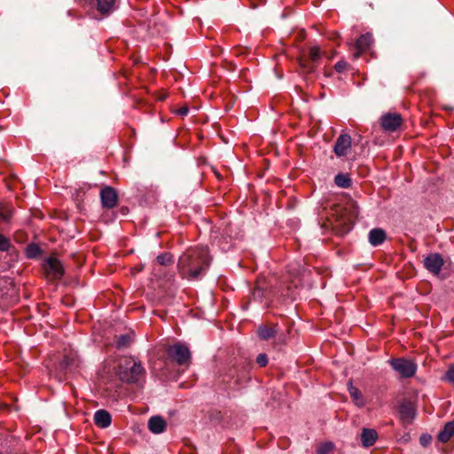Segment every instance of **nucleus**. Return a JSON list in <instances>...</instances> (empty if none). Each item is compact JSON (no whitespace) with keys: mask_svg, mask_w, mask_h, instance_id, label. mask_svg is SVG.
Here are the masks:
<instances>
[{"mask_svg":"<svg viewBox=\"0 0 454 454\" xmlns=\"http://www.w3.org/2000/svg\"><path fill=\"white\" fill-rule=\"evenodd\" d=\"M166 427L167 423L161 416H153L148 420V428L152 433L155 434L163 433L166 429Z\"/></svg>","mask_w":454,"mask_h":454,"instance_id":"nucleus-19","label":"nucleus"},{"mask_svg":"<svg viewBox=\"0 0 454 454\" xmlns=\"http://www.w3.org/2000/svg\"><path fill=\"white\" fill-rule=\"evenodd\" d=\"M210 263L211 258L207 247H190L180 255L177 270L182 278L198 281L206 274Z\"/></svg>","mask_w":454,"mask_h":454,"instance_id":"nucleus-1","label":"nucleus"},{"mask_svg":"<svg viewBox=\"0 0 454 454\" xmlns=\"http://www.w3.org/2000/svg\"><path fill=\"white\" fill-rule=\"evenodd\" d=\"M400 419L404 425H411L415 418L416 406L411 400L404 399L398 407Z\"/></svg>","mask_w":454,"mask_h":454,"instance_id":"nucleus-10","label":"nucleus"},{"mask_svg":"<svg viewBox=\"0 0 454 454\" xmlns=\"http://www.w3.org/2000/svg\"><path fill=\"white\" fill-rule=\"evenodd\" d=\"M388 363L402 378H411L416 373L417 364L411 360L397 357L391 358Z\"/></svg>","mask_w":454,"mask_h":454,"instance_id":"nucleus-8","label":"nucleus"},{"mask_svg":"<svg viewBox=\"0 0 454 454\" xmlns=\"http://www.w3.org/2000/svg\"><path fill=\"white\" fill-rule=\"evenodd\" d=\"M166 356L168 362L178 366L187 368L191 364V351L187 346L180 342L169 345L166 348Z\"/></svg>","mask_w":454,"mask_h":454,"instance_id":"nucleus-5","label":"nucleus"},{"mask_svg":"<svg viewBox=\"0 0 454 454\" xmlns=\"http://www.w3.org/2000/svg\"><path fill=\"white\" fill-rule=\"evenodd\" d=\"M321 51L318 46L309 48L308 52L302 53L297 58L301 72L305 75L314 74L319 64Z\"/></svg>","mask_w":454,"mask_h":454,"instance_id":"nucleus-4","label":"nucleus"},{"mask_svg":"<svg viewBox=\"0 0 454 454\" xmlns=\"http://www.w3.org/2000/svg\"><path fill=\"white\" fill-rule=\"evenodd\" d=\"M159 264L163 266L171 265L174 262L173 255L170 253H162L156 258Z\"/></svg>","mask_w":454,"mask_h":454,"instance_id":"nucleus-31","label":"nucleus"},{"mask_svg":"<svg viewBox=\"0 0 454 454\" xmlns=\"http://www.w3.org/2000/svg\"><path fill=\"white\" fill-rule=\"evenodd\" d=\"M234 51H235V54L236 55H242V54L245 53L244 51L241 48H237Z\"/></svg>","mask_w":454,"mask_h":454,"instance_id":"nucleus-40","label":"nucleus"},{"mask_svg":"<svg viewBox=\"0 0 454 454\" xmlns=\"http://www.w3.org/2000/svg\"><path fill=\"white\" fill-rule=\"evenodd\" d=\"M0 454H3V453H0Z\"/></svg>","mask_w":454,"mask_h":454,"instance_id":"nucleus-42","label":"nucleus"},{"mask_svg":"<svg viewBox=\"0 0 454 454\" xmlns=\"http://www.w3.org/2000/svg\"><path fill=\"white\" fill-rule=\"evenodd\" d=\"M351 149V137L348 134H341L336 139L333 145V152L337 157L346 156Z\"/></svg>","mask_w":454,"mask_h":454,"instance_id":"nucleus-14","label":"nucleus"},{"mask_svg":"<svg viewBox=\"0 0 454 454\" xmlns=\"http://www.w3.org/2000/svg\"><path fill=\"white\" fill-rule=\"evenodd\" d=\"M356 205L351 202L350 207H343L340 204H333L327 216L329 225L338 235H345L352 228V220L356 215Z\"/></svg>","mask_w":454,"mask_h":454,"instance_id":"nucleus-2","label":"nucleus"},{"mask_svg":"<svg viewBox=\"0 0 454 454\" xmlns=\"http://www.w3.org/2000/svg\"><path fill=\"white\" fill-rule=\"evenodd\" d=\"M444 264L442 256L438 253L429 254L424 259L425 268L434 275H438Z\"/></svg>","mask_w":454,"mask_h":454,"instance_id":"nucleus-13","label":"nucleus"},{"mask_svg":"<svg viewBox=\"0 0 454 454\" xmlns=\"http://www.w3.org/2000/svg\"><path fill=\"white\" fill-rule=\"evenodd\" d=\"M121 213H122L123 215H125V214L128 212V207H122L121 208Z\"/></svg>","mask_w":454,"mask_h":454,"instance_id":"nucleus-41","label":"nucleus"},{"mask_svg":"<svg viewBox=\"0 0 454 454\" xmlns=\"http://www.w3.org/2000/svg\"><path fill=\"white\" fill-rule=\"evenodd\" d=\"M334 184L340 188L348 189L352 185L348 174L339 173L334 176Z\"/></svg>","mask_w":454,"mask_h":454,"instance_id":"nucleus-26","label":"nucleus"},{"mask_svg":"<svg viewBox=\"0 0 454 454\" xmlns=\"http://www.w3.org/2000/svg\"><path fill=\"white\" fill-rule=\"evenodd\" d=\"M15 294V283L10 278H0V299L7 301Z\"/></svg>","mask_w":454,"mask_h":454,"instance_id":"nucleus-17","label":"nucleus"},{"mask_svg":"<svg viewBox=\"0 0 454 454\" xmlns=\"http://www.w3.org/2000/svg\"><path fill=\"white\" fill-rule=\"evenodd\" d=\"M116 373L122 382L138 384L145 369L140 363L126 358L119 364Z\"/></svg>","mask_w":454,"mask_h":454,"instance_id":"nucleus-3","label":"nucleus"},{"mask_svg":"<svg viewBox=\"0 0 454 454\" xmlns=\"http://www.w3.org/2000/svg\"><path fill=\"white\" fill-rule=\"evenodd\" d=\"M454 436V420L447 422L438 434V440L445 443Z\"/></svg>","mask_w":454,"mask_h":454,"instance_id":"nucleus-23","label":"nucleus"},{"mask_svg":"<svg viewBox=\"0 0 454 454\" xmlns=\"http://www.w3.org/2000/svg\"><path fill=\"white\" fill-rule=\"evenodd\" d=\"M278 294V291L276 288H268L264 282L257 281L256 286L252 292V298L254 301L262 302L263 299L275 297Z\"/></svg>","mask_w":454,"mask_h":454,"instance_id":"nucleus-12","label":"nucleus"},{"mask_svg":"<svg viewBox=\"0 0 454 454\" xmlns=\"http://www.w3.org/2000/svg\"><path fill=\"white\" fill-rule=\"evenodd\" d=\"M286 290H287V293L286 294H284L283 292L281 293V295L282 296H289L291 298H293V292L291 291V288L288 286L286 287Z\"/></svg>","mask_w":454,"mask_h":454,"instance_id":"nucleus-39","label":"nucleus"},{"mask_svg":"<svg viewBox=\"0 0 454 454\" xmlns=\"http://www.w3.org/2000/svg\"><path fill=\"white\" fill-rule=\"evenodd\" d=\"M373 42L372 34L366 33L359 36L356 42L355 51L352 53L354 59H358L361 54L367 51Z\"/></svg>","mask_w":454,"mask_h":454,"instance_id":"nucleus-16","label":"nucleus"},{"mask_svg":"<svg viewBox=\"0 0 454 454\" xmlns=\"http://www.w3.org/2000/svg\"><path fill=\"white\" fill-rule=\"evenodd\" d=\"M403 123L400 114H386L380 118V126L385 131L393 132L397 130Z\"/></svg>","mask_w":454,"mask_h":454,"instance_id":"nucleus-11","label":"nucleus"},{"mask_svg":"<svg viewBox=\"0 0 454 454\" xmlns=\"http://www.w3.org/2000/svg\"><path fill=\"white\" fill-rule=\"evenodd\" d=\"M348 392H349L350 396L352 397V399L356 402V403L357 405H360V406L364 405V397H363L361 391L358 388L350 385L348 387Z\"/></svg>","mask_w":454,"mask_h":454,"instance_id":"nucleus-30","label":"nucleus"},{"mask_svg":"<svg viewBox=\"0 0 454 454\" xmlns=\"http://www.w3.org/2000/svg\"><path fill=\"white\" fill-rule=\"evenodd\" d=\"M75 366L76 360L74 356L72 354H66L59 361V370L61 372L67 373L72 372Z\"/></svg>","mask_w":454,"mask_h":454,"instance_id":"nucleus-22","label":"nucleus"},{"mask_svg":"<svg viewBox=\"0 0 454 454\" xmlns=\"http://www.w3.org/2000/svg\"><path fill=\"white\" fill-rule=\"evenodd\" d=\"M333 445L332 442H325L321 444L317 449V454H327L332 449Z\"/></svg>","mask_w":454,"mask_h":454,"instance_id":"nucleus-34","label":"nucleus"},{"mask_svg":"<svg viewBox=\"0 0 454 454\" xmlns=\"http://www.w3.org/2000/svg\"><path fill=\"white\" fill-rule=\"evenodd\" d=\"M445 378L448 381L454 383V364L449 366L445 373Z\"/></svg>","mask_w":454,"mask_h":454,"instance_id":"nucleus-37","label":"nucleus"},{"mask_svg":"<svg viewBox=\"0 0 454 454\" xmlns=\"http://www.w3.org/2000/svg\"><path fill=\"white\" fill-rule=\"evenodd\" d=\"M111 414L106 410H98L94 414V423L100 428H106L111 425Z\"/></svg>","mask_w":454,"mask_h":454,"instance_id":"nucleus-20","label":"nucleus"},{"mask_svg":"<svg viewBox=\"0 0 454 454\" xmlns=\"http://www.w3.org/2000/svg\"><path fill=\"white\" fill-rule=\"evenodd\" d=\"M386 239L387 233L381 228L372 229L368 233V240L372 247L380 246L381 244H383Z\"/></svg>","mask_w":454,"mask_h":454,"instance_id":"nucleus-18","label":"nucleus"},{"mask_svg":"<svg viewBox=\"0 0 454 454\" xmlns=\"http://www.w3.org/2000/svg\"><path fill=\"white\" fill-rule=\"evenodd\" d=\"M432 436L428 434H423L419 437V442L423 447H427L430 444Z\"/></svg>","mask_w":454,"mask_h":454,"instance_id":"nucleus-35","label":"nucleus"},{"mask_svg":"<svg viewBox=\"0 0 454 454\" xmlns=\"http://www.w3.org/2000/svg\"><path fill=\"white\" fill-rule=\"evenodd\" d=\"M115 0H97V9L103 15H108L114 9Z\"/></svg>","mask_w":454,"mask_h":454,"instance_id":"nucleus-25","label":"nucleus"},{"mask_svg":"<svg viewBox=\"0 0 454 454\" xmlns=\"http://www.w3.org/2000/svg\"><path fill=\"white\" fill-rule=\"evenodd\" d=\"M189 113V107L187 106H182L176 111V114L180 116H185Z\"/></svg>","mask_w":454,"mask_h":454,"instance_id":"nucleus-38","label":"nucleus"},{"mask_svg":"<svg viewBox=\"0 0 454 454\" xmlns=\"http://www.w3.org/2000/svg\"><path fill=\"white\" fill-rule=\"evenodd\" d=\"M378 439V433L372 428H363L361 432V442L363 447L369 448L372 446Z\"/></svg>","mask_w":454,"mask_h":454,"instance_id":"nucleus-21","label":"nucleus"},{"mask_svg":"<svg viewBox=\"0 0 454 454\" xmlns=\"http://www.w3.org/2000/svg\"><path fill=\"white\" fill-rule=\"evenodd\" d=\"M43 268L46 277L51 280L60 279L65 273L61 262L53 256L47 257L44 260Z\"/></svg>","mask_w":454,"mask_h":454,"instance_id":"nucleus-9","label":"nucleus"},{"mask_svg":"<svg viewBox=\"0 0 454 454\" xmlns=\"http://www.w3.org/2000/svg\"><path fill=\"white\" fill-rule=\"evenodd\" d=\"M250 369V363L245 360L240 361L228 370L223 380L230 384L233 381L234 387H239L250 379L248 375Z\"/></svg>","mask_w":454,"mask_h":454,"instance_id":"nucleus-6","label":"nucleus"},{"mask_svg":"<svg viewBox=\"0 0 454 454\" xmlns=\"http://www.w3.org/2000/svg\"><path fill=\"white\" fill-rule=\"evenodd\" d=\"M14 239L18 243H25L27 239V234L22 231H18L14 234Z\"/></svg>","mask_w":454,"mask_h":454,"instance_id":"nucleus-32","label":"nucleus"},{"mask_svg":"<svg viewBox=\"0 0 454 454\" xmlns=\"http://www.w3.org/2000/svg\"><path fill=\"white\" fill-rule=\"evenodd\" d=\"M257 337L261 340H273L275 345L286 343V335L278 324H261L256 329Z\"/></svg>","mask_w":454,"mask_h":454,"instance_id":"nucleus-7","label":"nucleus"},{"mask_svg":"<svg viewBox=\"0 0 454 454\" xmlns=\"http://www.w3.org/2000/svg\"><path fill=\"white\" fill-rule=\"evenodd\" d=\"M269 359L266 354L261 353L256 357V364L260 367H265L268 364Z\"/></svg>","mask_w":454,"mask_h":454,"instance_id":"nucleus-33","label":"nucleus"},{"mask_svg":"<svg viewBox=\"0 0 454 454\" xmlns=\"http://www.w3.org/2000/svg\"><path fill=\"white\" fill-rule=\"evenodd\" d=\"M131 343V336L129 334H121L116 336L115 345L119 350L124 349Z\"/></svg>","mask_w":454,"mask_h":454,"instance_id":"nucleus-29","label":"nucleus"},{"mask_svg":"<svg viewBox=\"0 0 454 454\" xmlns=\"http://www.w3.org/2000/svg\"><path fill=\"white\" fill-rule=\"evenodd\" d=\"M100 200L103 207L113 208L116 206L118 195L114 188L111 186H105L100 191Z\"/></svg>","mask_w":454,"mask_h":454,"instance_id":"nucleus-15","label":"nucleus"},{"mask_svg":"<svg viewBox=\"0 0 454 454\" xmlns=\"http://www.w3.org/2000/svg\"><path fill=\"white\" fill-rule=\"evenodd\" d=\"M348 67V63L344 60H340L334 65V69L338 73H343Z\"/></svg>","mask_w":454,"mask_h":454,"instance_id":"nucleus-36","label":"nucleus"},{"mask_svg":"<svg viewBox=\"0 0 454 454\" xmlns=\"http://www.w3.org/2000/svg\"><path fill=\"white\" fill-rule=\"evenodd\" d=\"M0 251L7 252L10 254L17 253L16 248L12 245L10 239L2 233H0Z\"/></svg>","mask_w":454,"mask_h":454,"instance_id":"nucleus-28","label":"nucleus"},{"mask_svg":"<svg viewBox=\"0 0 454 454\" xmlns=\"http://www.w3.org/2000/svg\"><path fill=\"white\" fill-rule=\"evenodd\" d=\"M25 253L28 259H36L43 254V250L37 244L31 243L27 246Z\"/></svg>","mask_w":454,"mask_h":454,"instance_id":"nucleus-27","label":"nucleus"},{"mask_svg":"<svg viewBox=\"0 0 454 454\" xmlns=\"http://www.w3.org/2000/svg\"><path fill=\"white\" fill-rule=\"evenodd\" d=\"M13 207L6 202H0V223H8L13 214Z\"/></svg>","mask_w":454,"mask_h":454,"instance_id":"nucleus-24","label":"nucleus"}]
</instances>
